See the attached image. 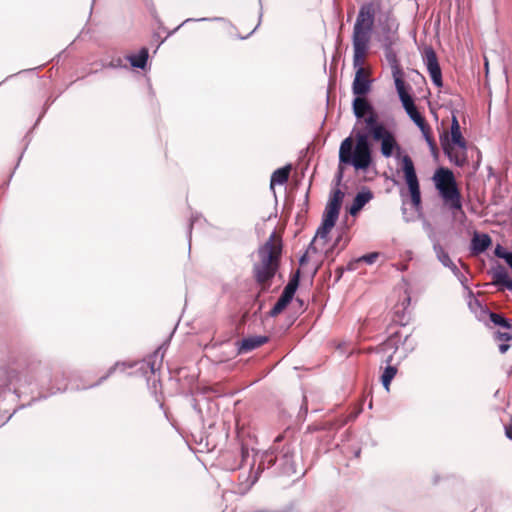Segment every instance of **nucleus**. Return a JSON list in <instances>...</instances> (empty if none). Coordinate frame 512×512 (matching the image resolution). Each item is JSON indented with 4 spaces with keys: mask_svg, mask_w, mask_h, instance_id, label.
Listing matches in <instances>:
<instances>
[{
    "mask_svg": "<svg viewBox=\"0 0 512 512\" xmlns=\"http://www.w3.org/2000/svg\"><path fill=\"white\" fill-rule=\"evenodd\" d=\"M66 389L65 372L41 360H31L21 369L0 368V402L16 403L35 390H40L38 398H46Z\"/></svg>",
    "mask_w": 512,
    "mask_h": 512,
    "instance_id": "f257e3e1",
    "label": "nucleus"
},
{
    "mask_svg": "<svg viewBox=\"0 0 512 512\" xmlns=\"http://www.w3.org/2000/svg\"><path fill=\"white\" fill-rule=\"evenodd\" d=\"M378 4L373 1L363 3L358 11L352 33L353 67L355 77L352 92L355 96H365L371 90L372 81L363 68L364 58L371 41Z\"/></svg>",
    "mask_w": 512,
    "mask_h": 512,
    "instance_id": "f03ea898",
    "label": "nucleus"
},
{
    "mask_svg": "<svg viewBox=\"0 0 512 512\" xmlns=\"http://www.w3.org/2000/svg\"><path fill=\"white\" fill-rule=\"evenodd\" d=\"M282 253V240L276 237L273 232L269 239L259 247V262L253 264V276L263 291L270 288L272 279L275 277Z\"/></svg>",
    "mask_w": 512,
    "mask_h": 512,
    "instance_id": "7ed1b4c3",
    "label": "nucleus"
},
{
    "mask_svg": "<svg viewBox=\"0 0 512 512\" xmlns=\"http://www.w3.org/2000/svg\"><path fill=\"white\" fill-rule=\"evenodd\" d=\"M257 457H259L258 467L256 472L247 479L246 488H251L266 468L275 467L279 474L286 476L297 473L295 447L291 444H285L281 449L275 444L271 450L265 451Z\"/></svg>",
    "mask_w": 512,
    "mask_h": 512,
    "instance_id": "20e7f679",
    "label": "nucleus"
},
{
    "mask_svg": "<svg viewBox=\"0 0 512 512\" xmlns=\"http://www.w3.org/2000/svg\"><path fill=\"white\" fill-rule=\"evenodd\" d=\"M370 133L357 131L355 133L356 144L353 146L351 137L344 139L339 149L341 163L349 164L356 170H367L372 163V147L369 141Z\"/></svg>",
    "mask_w": 512,
    "mask_h": 512,
    "instance_id": "39448f33",
    "label": "nucleus"
},
{
    "mask_svg": "<svg viewBox=\"0 0 512 512\" xmlns=\"http://www.w3.org/2000/svg\"><path fill=\"white\" fill-rule=\"evenodd\" d=\"M433 181L435 188L449 209L462 212L461 193L453 172L448 168L440 167L435 171Z\"/></svg>",
    "mask_w": 512,
    "mask_h": 512,
    "instance_id": "423d86ee",
    "label": "nucleus"
},
{
    "mask_svg": "<svg viewBox=\"0 0 512 512\" xmlns=\"http://www.w3.org/2000/svg\"><path fill=\"white\" fill-rule=\"evenodd\" d=\"M450 133V141L447 138L441 139L443 152L452 163L463 167L467 162V142L461 133L460 124L455 115L452 116Z\"/></svg>",
    "mask_w": 512,
    "mask_h": 512,
    "instance_id": "0eeeda50",
    "label": "nucleus"
},
{
    "mask_svg": "<svg viewBox=\"0 0 512 512\" xmlns=\"http://www.w3.org/2000/svg\"><path fill=\"white\" fill-rule=\"evenodd\" d=\"M343 199L344 193L340 189H335L332 192L326 204L321 225L318 227L314 236L315 239L324 240V242L327 241L329 233L338 220Z\"/></svg>",
    "mask_w": 512,
    "mask_h": 512,
    "instance_id": "6e6552de",
    "label": "nucleus"
},
{
    "mask_svg": "<svg viewBox=\"0 0 512 512\" xmlns=\"http://www.w3.org/2000/svg\"><path fill=\"white\" fill-rule=\"evenodd\" d=\"M367 130L373 140L381 142V154L385 158L391 157L395 150H400L394 134L383 123L376 122L373 117L367 120Z\"/></svg>",
    "mask_w": 512,
    "mask_h": 512,
    "instance_id": "1a4fd4ad",
    "label": "nucleus"
},
{
    "mask_svg": "<svg viewBox=\"0 0 512 512\" xmlns=\"http://www.w3.org/2000/svg\"><path fill=\"white\" fill-rule=\"evenodd\" d=\"M402 171L404 173V178L409 189L411 203L415 211L419 212L422 208L420 185L414 163L409 155H404L402 157Z\"/></svg>",
    "mask_w": 512,
    "mask_h": 512,
    "instance_id": "9d476101",
    "label": "nucleus"
},
{
    "mask_svg": "<svg viewBox=\"0 0 512 512\" xmlns=\"http://www.w3.org/2000/svg\"><path fill=\"white\" fill-rule=\"evenodd\" d=\"M301 272L298 269L290 278L287 285L284 287L280 297L269 312L271 317L279 315L292 301L300 282Z\"/></svg>",
    "mask_w": 512,
    "mask_h": 512,
    "instance_id": "9b49d317",
    "label": "nucleus"
},
{
    "mask_svg": "<svg viewBox=\"0 0 512 512\" xmlns=\"http://www.w3.org/2000/svg\"><path fill=\"white\" fill-rule=\"evenodd\" d=\"M396 91L398 93L399 99L402 103L403 108L405 109L406 113L410 117V119L418 126L424 122H426L425 118L421 115V113L418 111L413 97L410 95L408 89H410L409 86H406L405 82L400 84L397 83L395 86Z\"/></svg>",
    "mask_w": 512,
    "mask_h": 512,
    "instance_id": "f8f14e48",
    "label": "nucleus"
},
{
    "mask_svg": "<svg viewBox=\"0 0 512 512\" xmlns=\"http://www.w3.org/2000/svg\"><path fill=\"white\" fill-rule=\"evenodd\" d=\"M423 61L430 75L431 81L436 87L443 86L442 72L438 62L436 52L431 46L423 50Z\"/></svg>",
    "mask_w": 512,
    "mask_h": 512,
    "instance_id": "ddd939ff",
    "label": "nucleus"
},
{
    "mask_svg": "<svg viewBox=\"0 0 512 512\" xmlns=\"http://www.w3.org/2000/svg\"><path fill=\"white\" fill-rule=\"evenodd\" d=\"M353 112L357 119L364 118L365 125L367 120L373 117L376 122H379L378 115L372 104L364 96H356L352 103Z\"/></svg>",
    "mask_w": 512,
    "mask_h": 512,
    "instance_id": "4468645a",
    "label": "nucleus"
},
{
    "mask_svg": "<svg viewBox=\"0 0 512 512\" xmlns=\"http://www.w3.org/2000/svg\"><path fill=\"white\" fill-rule=\"evenodd\" d=\"M385 59L391 69L395 86L397 83H404V71L400 65V61L394 47L384 48Z\"/></svg>",
    "mask_w": 512,
    "mask_h": 512,
    "instance_id": "2eb2a0df",
    "label": "nucleus"
},
{
    "mask_svg": "<svg viewBox=\"0 0 512 512\" xmlns=\"http://www.w3.org/2000/svg\"><path fill=\"white\" fill-rule=\"evenodd\" d=\"M492 284L498 287L499 291L508 290L512 292V279L502 265L492 270Z\"/></svg>",
    "mask_w": 512,
    "mask_h": 512,
    "instance_id": "dca6fc26",
    "label": "nucleus"
},
{
    "mask_svg": "<svg viewBox=\"0 0 512 512\" xmlns=\"http://www.w3.org/2000/svg\"><path fill=\"white\" fill-rule=\"evenodd\" d=\"M269 341L267 336L255 335L243 338L238 343L237 353L244 354L251 352Z\"/></svg>",
    "mask_w": 512,
    "mask_h": 512,
    "instance_id": "f3484780",
    "label": "nucleus"
},
{
    "mask_svg": "<svg viewBox=\"0 0 512 512\" xmlns=\"http://www.w3.org/2000/svg\"><path fill=\"white\" fill-rule=\"evenodd\" d=\"M492 240L488 234L475 233L471 239L470 250L473 255L485 252L491 245Z\"/></svg>",
    "mask_w": 512,
    "mask_h": 512,
    "instance_id": "a211bd4d",
    "label": "nucleus"
},
{
    "mask_svg": "<svg viewBox=\"0 0 512 512\" xmlns=\"http://www.w3.org/2000/svg\"><path fill=\"white\" fill-rule=\"evenodd\" d=\"M372 198L373 193L368 189L358 192L353 199V203L349 207V213L352 216L357 215Z\"/></svg>",
    "mask_w": 512,
    "mask_h": 512,
    "instance_id": "6ab92c4d",
    "label": "nucleus"
},
{
    "mask_svg": "<svg viewBox=\"0 0 512 512\" xmlns=\"http://www.w3.org/2000/svg\"><path fill=\"white\" fill-rule=\"evenodd\" d=\"M379 25L382 34L397 33L399 24L391 10L383 13L379 18Z\"/></svg>",
    "mask_w": 512,
    "mask_h": 512,
    "instance_id": "aec40b11",
    "label": "nucleus"
},
{
    "mask_svg": "<svg viewBox=\"0 0 512 512\" xmlns=\"http://www.w3.org/2000/svg\"><path fill=\"white\" fill-rule=\"evenodd\" d=\"M290 171H291V165L288 164L284 167H281V168H278L276 169L272 175H271V179H270V189L274 191V186L275 185H283L285 184L288 179H289V175H290Z\"/></svg>",
    "mask_w": 512,
    "mask_h": 512,
    "instance_id": "412c9836",
    "label": "nucleus"
},
{
    "mask_svg": "<svg viewBox=\"0 0 512 512\" xmlns=\"http://www.w3.org/2000/svg\"><path fill=\"white\" fill-rule=\"evenodd\" d=\"M148 57V49L146 47H142L137 54L127 56V60L130 62L131 66L144 69L146 67Z\"/></svg>",
    "mask_w": 512,
    "mask_h": 512,
    "instance_id": "4be33fe9",
    "label": "nucleus"
},
{
    "mask_svg": "<svg viewBox=\"0 0 512 512\" xmlns=\"http://www.w3.org/2000/svg\"><path fill=\"white\" fill-rule=\"evenodd\" d=\"M433 241V250L436 255L438 261L444 266L448 267L452 265L453 261L451 260L448 252L445 251L444 247L440 244V242L434 237Z\"/></svg>",
    "mask_w": 512,
    "mask_h": 512,
    "instance_id": "5701e85b",
    "label": "nucleus"
},
{
    "mask_svg": "<svg viewBox=\"0 0 512 512\" xmlns=\"http://www.w3.org/2000/svg\"><path fill=\"white\" fill-rule=\"evenodd\" d=\"M391 361H392V356L390 355L386 359V362L390 363ZM396 374H397L396 366L388 364L387 367L384 369V371L381 375V383L386 391H389L391 381L393 380V378L395 377Z\"/></svg>",
    "mask_w": 512,
    "mask_h": 512,
    "instance_id": "b1692460",
    "label": "nucleus"
},
{
    "mask_svg": "<svg viewBox=\"0 0 512 512\" xmlns=\"http://www.w3.org/2000/svg\"><path fill=\"white\" fill-rule=\"evenodd\" d=\"M162 347H159L149 358L145 361L146 365L150 368L151 373H155L160 369L164 358V352L161 351Z\"/></svg>",
    "mask_w": 512,
    "mask_h": 512,
    "instance_id": "393cba45",
    "label": "nucleus"
},
{
    "mask_svg": "<svg viewBox=\"0 0 512 512\" xmlns=\"http://www.w3.org/2000/svg\"><path fill=\"white\" fill-rule=\"evenodd\" d=\"M418 128L420 129V131H421L425 141L427 142L430 150L432 152L437 151V145H436L435 140H434V138L432 136L431 128L427 124V122H424V123L418 125Z\"/></svg>",
    "mask_w": 512,
    "mask_h": 512,
    "instance_id": "a878e982",
    "label": "nucleus"
},
{
    "mask_svg": "<svg viewBox=\"0 0 512 512\" xmlns=\"http://www.w3.org/2000/svg\"><path fill=\"white\" fill-rule=\"evenodd\" d=\"M487 313L489 315L490 321L494 325L500 326V327L508 329V330H510L512 328L510 320L505 318L502 314H498V313H495L492 311H488Z\"/></svg>",
    "mask_w": 512,
    "mask_h": 512,
    "instance_id": "bb28decb",
    "label": "nucleus"
},
{
    "mask_svg": "<svg viewBox=\"0 0 512 512\" xmlns=\"http://www.w3.org/2000/svg\"><path fill=\"white\" fill-rule=\"evenodd\" d=\"M496 257L503 259L512 270V252L498 244L494 249Z\"/></svg>",
    "mask_w": 512,
    "mask_h": 512,
    "instance_id": "cd10ccee",
    "label": "nucleus"
},
{
    "mask_svg": "<svg viewBox=\"0 0 512 512\" xmlns=\"http://www.w3.org/2000/svg\"><path fill=\"white\" fill-rule=\"evenodd\" d=\"M397 41H398L397 33L382 34L381 43H382L383 49L394 47V45L396 44Z\"/></svg>",
    "mask_w": 512,
    "mask_h": 512,
    "instance_id": "c85d7f7f",
    "label": "nucleus"
},
{
    "mask_svg": "<svg viewBox=\"0 0 512 512\" xmlns=\"http://www.w3.org/2000/svg\"><path fill=\"white\" fill-rule=\"evenodd\" d=\"M379 257V253L378 252H372V253H368L366 255H363L361 257H359L358 259L355 260V262H365L369 265L373 264L376 259Z\"/></svg>",
    "mask_w": 512,
    "mask_h": 512,
    "instance_id": "c756f323",
    "label": "nucleus"
},
{
    "mask_svg": "<svg viewBox=\"0 0 512 512\" xmlns=\"http://www.w3.org/2000/svg\"><path fill=\"white\" fill-rule=\"evenodd\" d=\"M248 458H249V450H248V448L243 446L241 448V463H240L239 467H226V469L233 471V470H236L237 468H243L244 463H246L248 461Z\"/></svg>",
    "mask_w": 512,
    "mask_h": 512,
    "instance_id": "7c9ffc66",
    "label": "nucleus"
},
{
    "mask_svg": "<svg viewBox=\"0 0 512 512\" xmlns=\"http://www.w3.org/2000/svg\"><path fill=\"white\" fill-rule=\"evenodd\" d=\"M17 409L18 408H14L12 411H10V409L4 408L3 415H0V426L4 425L17 411Z\"/></svg>",
    "mask_w": 512,
    "mask_h": 512,
    "instance_id": "2f4dec72",
    "label": "nucleus"
},
{
    "mask_svg": "<svg viewBox=\"0 0 512 512\" xmlns=\"http://www.w3.org/2000/svg\"><path fill=\"white\" fill-rule=\"evenodd\" d=\"M190 21H224V18L222 17H203V18H199V19H192V18H188L186 19L185 21H183L177 28L179 29L182 25H184L185 23L187 22H190Z\"/></svg>",
    "mask_w": 512,
    "mask_h": 512,
    "instance_id": "473e14b6",
    "label": "nucleus"
},
{
    "mask_svg": "<svg viewBox=\"0 0 512 512\" xmlns=\"http://www.w3.org/2000/svg\"><path fill=\"white\" fill-rule=\"evenodd\" d=\"M255 462H256V459L254 458L253 462L251 464H249V466H250L249 474L244 480H242V477H239L240 484L243 486V491H247L250 489V488H246V484H247V479L249 478V476L253 475L256 472V470L254 471Z\"/></svg>",
    "mask_w": 512,
    "mask_h": 512,
    "instance_id": "72a5a7b5",
    "label": "nucleus"
},
{
    "mask_svg": "<svg viewBox=\"0 0 512 512\" xmlns=\"http://www.w3.org/2000/svg\"><path fill=\"white\" fill-rule=\"evenodd\" d=\"M495 339L507 343L512 339V334L509 332L497 331L495 333Z\"/></svg>",
    "mask_w": 512,
    "mask_h": 512,
    "instance_id": "f704fd0d",
    "label": "nucleus"
},
{
    "mask_svg": "<svg viewBox=\"0 0 512 512\" xmlns=\"http://www.w3.org/2000/svg\"><path fill=\"white\" fill-rule=\"evenodd\" d=\"M120 364L119 363H116L114 366H112L106 375L102 376L99 381L95 384H92V385H89V386H86L85 388H91V387H94V386H97L99 385L100 383H102L104 380H106L111 374L114 373V371L117 369V367L119 366Z\"/></svg>",
    "mask_w": 512,
    "mask_h": 512,
    "instance_id": "c9c22d12",
    "label": "nucleus"
},
{
    "mask_svg": "<svg viewBox=\"0 0 512 512\" xmlns=\"http://www.w3.org/2000/svg\"><path fill=\"white\" fill-rule=\"evenodd\" d=\"M109 67H112V68H119V67H126L124 64H123V59L118 57L116 59H113L110 61Z\"/></svg>",
    "mask_w": 512,
    "mask_h": 512,
    "instance_id": "e433bc0d",
    "label": "nucleus"
},
{
    "mask_svg": "<svg viewBox=\"0 0 512 512\" xmlns=\"http://www.w3.org/2000/svg\"><path fill=\"white\" fill-rule=\"evenodd\" d=\"M447 268L451 270V272L454 274L456 278L463 277V273L460 271V269L455 265L453 262L452 265H449Z\"/></svg>",
    "mask_w": 512,
    "mask_h": 512,
    "instance_id": "4c0bfd02",
    "label": "nucleus"
},
{
    "mask_svg": "<svg viewBox=\"0 0 512 512\" xmlns=\"http://www.w3.org/2000/svg\"><path fill=\"white\" fill-rule=\"evenodd\" d=\"M316 241H317V239H315V238L312 239V241L310 242V244L308 245V248L306 250L307 254L310 252H312V253L318 252Z\"/></svg>",
    "mask_w": 512,
    "mask_h": 512,
    "instance_id": "58836bf2",
    "label": "nucleus"
},
{
    "mask_svg": "<svg viewBox=\"0 0 512 512\" xmlns=\"http://www.w3.org/2000/svg\"><path fill=\"white\" fill-rule=\"evenodd\" d=\"M197 221V217H191L190 219V223H189V226H188V237H189V240L191 239V233H192V228H193V225L194 223ZM191 247V244L189 243V248Z\"/></svg>",
    "mask_w": 512,
    "mask_h": 512,
    "instance_id": "ea45409f",
    "label": "nucleus"
},
{
    "mask_svg": "<svg viewBox=\"0 0 512 512\" xmlns=\"http://www.w3.org/2000/svg\"><path fill=\"white\" fill-rule=\"evenodd\" d=\"M509 348H510V345H509L508 343H505V342H503V343H501V344L499 345V351H500V353H502V354L506 353V352L508 351V349H509Z\"/></svg>",
    "mask_w": 512,
    "mask_h": 512,
    "instance_id": "a19ab883",
    "label": "nucleus"
},
{
    "mask_svg": "<svg viewBox=\"0 0 512 512\" xmlns=\"http://www.w3.org/2000/svg\"><path fill=\"white\" fill-rule=\"evenodd\" d=\"M505 435L507 438L512 440V423L510 425L505 426Z\"/></svg>",
    "mask_w": 512,
    "mask_h": 512,
    "instance_id": "79ce46f5",
    "label": "nucleus"
},
{
    "mask_svg": "<svg viewBox=\"0 0 512 512\" xmlns=\"http://www.w3.org/2000/svg\"><path fill=\"white\" fill-rule=\"evenodd\" d=\"M308 262V254L305 252L300 258H299V264L305 265Z\"/></svg>",
    "mask_w": 512,
    "mask_h": 512,
    "instance_id": "37998d69",
    "label": "nucleus"
},
{
    "mask_svg": "<svg viewBox=\"0 0 512 512\" xmlns=\"http://www.w3.org/2000/svg\"><path fill=\"white\" fill-rule=\"evenodd\" d=\"M457 279L461 282L462 285L465 286V282L467 281V278L465 277L464 274H463V277H460V278H457Z\"/></svg>",
    "mask_w": 512,
    "mask_h": 512,
    "instance_id": "c03bdc74",
    "label": "nucleus"
},
{
    "mask_svg": "<svg viewBox=\"0 0 512 512\" xmlns=\"http://www.w3.org/2000/svg\"><path fill=\"white\" fill-rule=\"evenodd\" d=\"M261 18H262V11L260 12V15H259V21H258L257 26L255 27V29H256L258 26H260Z\"/></svg>",
    "mask_w": 512,
    "mask_h": 512,
    "instance_id": "a18cd8bd",
    "label": "nucleus"
},
{
    "mask_svg": "<svg viewBox=\"0 0 512 512\" xmlns=\"http://www.w3.org/2000/svg\"><path fill=\"white\" fill-rule=\"evenodd\" d=\"M340 240H341V237L339 236V237L335 240V242H334V245H333V246H334V247H335V246H337V245L339 244Z\"/></svg>",
    "mask_w": 512,
    "mask_h": 512,
    "instance_id": "49530a36",
    "label": "nucleus"
},
{
    "mask_svg": "<svg viewBox=\"0 0 512 512\" xmlns=\"http://www.w3.org/2000/svg\"><path fill=\"white\" fill-rule=\"evenodd\" d=\"M340 240H341V237L339 236V237L335 240V242H334V245H333V246H334V247H335V246H337V245L339 244Z\"/></svg>",
    "mask_w": 512,
    "mask_h": 512,
    "instance_id": "de8ad7c7",
    "label": "nucleus"
},
{
    "mask_svg": "<svg viewBox=\"0 0 512 512\" xmlns=\"http://www.w3.org/2000/svg\"><path fill=\"white\" fill-rule=\"evenodd\" d=\"M348 269H349V270H354V269H355V268H354V263H352V262H351V263H349V264H348Z\"/></svg>",
    "mask_w": 512,
    "mask_h": 512,
    "instance_id": "09e8293b",
    "label": "nucleus"
},
{
    "mask_svg": "<svg viewBox=\"0 0 512 512\" xmlns=\"http://www.w3.org/2000/svg\"><path fill=\"white\" fill-rule=\"evenodd\" d=\"M281 439H282V436H277V438L275 439V443L281 441Z\"/></svg>",
    "mask_w": 512,
    "mask_h": 512,
    "instance_id": "8fccbe9b",
    "label": "nucleus"
}]
</instances>
